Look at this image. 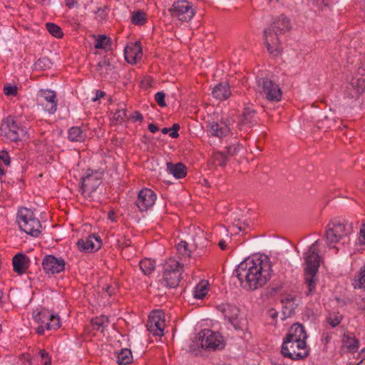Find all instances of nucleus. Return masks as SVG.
I'll use <instances>...</instances> for the list:
<instances>
[{
    "label": "nucleus",
    "instance_id": "6ab92c4d",
    "mask_svg": "<svg viewBox=\"0 0 365 365\" xmlns=\"http://www.w3.org/2000/svg\"><path fill=\"white\" fill-rule=\"evenodd\" d=\"M232 120L227 118H222L220 122H210L207 127L210 134L213 136L222 138L225 136L232 129Z\"/></svg>",
    "mask_w": 365,
    "mask_h": 365
},
{
    "label": "nucleus",
    "instance_id": "bb28decb",
    "mask_svg": "<svg viewBox=\"0 0 365 365\" xmlns=\"http://www.w3.org/2000/svg\"><path fill=\"white\" fill-rule=\"evenodd\" d=\"M87 135L79 127H72L68 130V138L71 141L73 142H83Z\"/></svg>",
    "mask_w": 365,
    "mask_h": 365
},
{
    "label": "nucleus",
    "instance_id": "5fc2aeb1",
    "mask_svg": "<svg viewBox=\"0 0 365 365\" xmlns=\"http://www.w3.org/2000/svg\"><path fill=\"white\" fill-rule=\"evenodd\" d=\"M226 149H227V153L230 155H234L237 153L236 147L228 146L226 148Z\"/></svg>",
    "mask_w": 365,
    "mask_h": 365
},
{
    "label": "nucleus",
    "instance_id": "c03bdc74",
    "mask_svg": "<svg viewBox=\"0 0 365 365\" xmlns=\"http://www.w3.org/2000/svg\"><path fill=\"white\" fill-rule=\"evenodd\" d=\"M346 343L347 349L351 352L356 351L359 348V341L354 338H349Z\"/></svg>",
    "mask_w": 365,
    "mask_h": 365
},
{
    "label": "nucleus",
    "instance_id": "338daca9",
    "mask_svg": "<svg viewBox=\"0 0 365 365\" xmlns=\"http://www.w3.org/2000/svg\"><path fill=\"white\" fill-rule=\"evenodd\" d=\"M161 131H162V133H163V134L169 133V128H163V129H162V130H161Z\"/></svg>",
    "mask_w": 365,
    "mask_h": 365
},
{
    "label": "nucleus",
    "instance_id": "79ce46f5",
    "mask_svg": "<svg viewBox=\"0 0 365 365\" xmlns=\"http://www.w3.org/2000/svg\"><path fill=\"white\" fill-rule=\"evenodd\" d=\"M110 43V38L105 35H99L95 43V48L98 49L106 48Z\"/></svg>",
    "mask_w": 365,
    "mask_h": 365
},
{
    "label": "nucleus",
    "instance_id": "0e129e2a",
    "mask_svg": "<svg viewBox=\"0 0 365 365\" xmlns=\"http://www.w3.org/2000/svg\"><path fill=\"white\" fill-rule=\"evenodd\" d=\"M4 294L2 289L0 288V306L4 304Z\"/></svg>",
    "mask_w": 365,
    "mask_h": 365
},
{
    "label": "nucleus",
    "instance_id": "473e14b6",
    "mask_svg": "<svg viewBox=\"0 0 365 365\" xmlns=\"http://www.w3.org/2000/svg\"><path fill=\"white\" fill-rule=\"evenodd\" d=\"M52 317V314L46 309H43L38 312V314L34 316V319L36 322L40 324H43L47 327V324L49 321V319Z\"/></svg>",
    "mask_w": 365,
    "mask_h": 365
},
{
    "label": "nucleus",
    "instance_id": "de8ad7c7",
    "mask_svg": "<svg viewBox=\"0 0 365 365\" xmlns=\"http://www.w3.org/2000/svg\"><path fill=\"white\" fill-rule=\"evenodd\" d=\"M165 98V94L163 91L158 92L155 95V100L160 107H165L167 106Z\"/></svg>",
    "mask_w": 365,
    "mask_h": 365
},
{
    "label": "nucleus",
    "instance_id": "1a4fd4ad",
    "mask_svg": "<svg viewBox=\"0 0 365 365\" xmlns=\"http://www.w3.org/2000/svg\"><path fill=\"white\" fill-rule=\"evenodd\" d=\"M207 350L222 349L225 346L222 336L210 329H204L198 333L197 346Z\"/></svg>",
    "mask_w": 365,
    "mask_h": 365
},
{
    "label": "nucleus",
    "instance_id": "8fccbe9b",
    "mask_svg": "<svg viewBox=\"0 0 365 365\" xmlns=\"http://www.w3.org/2000/svg\"><path fill=\"white\" fill-rule=\"evenodd\" d=\"M358 240L360 245H365V223H363L360 228Z\"/></svg>",
    "mask_w": 365,
    "mask_h": 365
},
{
    "label": "nucleus",
    "instance_id": "2f4dec72",
    "mask_svg": "<svg viewBox=\"0 0 365 365\" xmlns=\"http://www.w3.org/2000/svg\"><path fill=\"white\" fill-rule=\"evenodd\" d=\"M140 267L145 275L150 274L155 268V262L151 259H145L140 262Z\"/></svg>",
    "mask_w": 365,
    "mask_h": 365
},
{
    "label": "nucleus",
    "instance_id": "7c9ffc66",
    "mask_svg": "<svg viewBox=\"0 0 365 365\" xmlns=\"http://www.w3.org/2000/svg\"><path fill=\"white\" fill-rule=\"evenodd\" d=\"M133 360L131 351L128 349H122L117 356V362L120 365H127Z\"/></svg>",
    "mask_w": 365,
    "mask_h": 365
},
{
    "label": "nucleus",
    "instance_id": "4be33fe9",
    "mask_svg": "<svg viewBox=\"0 0 365 365\" xmlns=\"http://www.w3.org/2000/svg\"><path fill=\"white\" fill-rule=\"evenodd\" d=\"M12 264L14 271L18 274H22L29 268L30 259L26 255L19 253L13 257Z\"/></svg>",
    "mask_w": 365,
    "mask_h": 365
},
{
    "label": "nucleus",
    "instance_id": "b1692460",
    "mask_svg": "<svg viewBox=\"0 0 365 365\" xmlns=\"http://www.w3.org/2000/svg\"><path fill=\"white\" fill-rule=\"evenodd\" d=\"M231 95L230 86L227 83H220L212 89V96L216 99L224 101L227 99Z\"/></svg>",
    "mask_w": 365,
    "mask_h": 365
},
{
    "label": "nucleus",
    "instance_id": "f257e3e1",
    "mask_svg": "<svg viewBox=\"0 0 365 365\" xmlns=\"http://www.w3.org/2000/svg\"><path fill=\"white\" fill-rule=\"evenodd\" d=\"M235 272L244 289L255 290L264 286L270 279L272 264L267 256H255L242 261Z\"/></svg>",
    "mask_w": 365,
    "mask_h": 365
},
{
    "label": "nucleus",
    "instance_id": "680f3d73",
    "mask_svg": "<svg viewBox=\"0 0 365 365\" xmlns=\"http://www.w3.org/2000/svg\"><path fill=\"white\" fill-rule=\"evenodd\" d=\"M218 245L222 250H225L226 248V243L224 240H220L218 243Z\"/></svg>",
    "mask_w": 365,
    "mask_h": 365
},
{
    "label": "nucleus",
    "instance_id": "864d4df0",
    "mask_svg": "<svg viewBox=\"0 0 365 365\" xmlns=\"http://www.w3.org/2000/svg\"><path fill=\"white\" fill-rule=\"evenodd\" d=\"M105 96V93L101 91H97L95 97L92 98V101L95 102L98 99L103 98Z\"/></svg>",
    "mask_w": 365,
    "mask_h": 365
},
{
    "label": "nucleus",
    "instance_id": "cd10ccee",
    "mask_svg": "<svg viewBox=\"0 0 365 365\" xmlns=\"http://www.w3.org/2000/svg\"><path fill=\"white\" fill-rule=\"evenodd\" d=\"M189 245L186 241H180L176 246L178 257L184 262L190 258L191 251L188 248Z\"/></svg>",
    "mask_w": 365,
    "mask_h": 365
},
{
    "label": "nucleus",
    "instance_id": "4468645a",
    "mask_svg": "<svg viewBox=\"0 0 365 365\" xmlns=\"http://www.w3.org/2000/svg\"><path fill=\"white\" fill-rule=\"evenodd\" d=\"M280 34L278 31L273 29L272 26H269L264 31V43L267 48L269 53L275 56L279 55L282 52L279 37Z\"/></svg>",
    "mask_w": 365,
    "mask_h": 365
},
{
    "label": "nucleus",
    "instance_id": "a878e982",
    "mask_svg": "<svg viewBox=\"0 0 365 365\" xmlns=\"http://www.w3.org/2000/svg\"><path fill=\"white\" fill-rule=\"evenodd\" d=\"M255 115L256 110L253 108L252 106H245L241 121L239 123L240 129H242V125L252 123L255 121Z\"/></svg>",
    "mask_w": 365,
    "mask_h": 365
},
{
    "label": "nucleus",
    "instance_id": "0eeeda50",
    "mask_svg": "<svg viewBox=\"0 0 365 365\" xmlns=\"http://www.w3.org/2000/svg\"><path fill=\"white\" fill-rule=\"evenodd\" d=\"M168 13L173 20L189 22L196 11L191 2L187 0H178L168 9Z\"/></svg>",
    "mask_w": 365,
    "mask_h": 365
},
{
    "label": "nucleus",
    "instance_id": "9d476101",
    "mask_svg": "<svg viewBox=\"0 0 365 365\" xmlns=\"http://www.w3.org/2000/svg\"><path fill=\"white\" fill-rule=\"evenodd\" d=\"M365 91V69L359 68L351 78L345 93L351 98H358Z\"/></svg>",
    "mask_w": 365,
    "mask_h": 365
},
{
    "label": "nucleus",
    "instance_id": "ea45409f",
    "mask_svg": "<svg viewBox=\"0 0 365 365\" xmlns=\"http://www.w3.org/2000/svg\"><path fill=\"white\" fill-rule=\"evenodd\" d=\"M51 65V61L47 57H43L38 59L34 63L35 70H44L49 68Z\"/></svg>",
    "mask_w": 365,
    "mask_h": 365
},
{
    "label": "nucleus",
    "instance_id": "13d9d810",
    "mask_svg": "<svg viewBox=\"0 0 365 365\" xmlns=\"http://www.w3.org/2000/svg\"><path fill=\"white\" fill-rule=\"evenodd\" d=\"M133 118L135 120H140V121H141L143 120V115L139 112L135 111L134 115H133Z\"/></svg>",
    "mask_w": 365,
    "mask_h": 365
},
{
    "label": "nucleus",
    "instance_id": "c756f323",
    "mask_svg": "<svg viewBox=\"0 0 365 365\" xmlns=\"http://www.w3.org/2000/svg\"><path fill=\"white\" fill-rule=\"evenodd\" d=\"M11 163V159L6 151L0 152V176L4 175L7 173L8 168Z\"/></svg>",
    "mask_w": 365,
    "mask_h": 365
},
{
    "label": "nucleus",
    "instance_id": "5701e85b",
    "mask_svg": "<svg viewBox=\"0 0 365 365\" xmlns=\"http://www.w3.org/2000/svg\"><path fill=\"white\" fill-rule=\"evenodd\" d=\"M283 304L284 313L290 315L299 304V299L296 295L285 294L281 298Z\"/></svg>",
    "mask_w": 365,
    "mask_h": 365
},
{
    "label": "nucleus",
    "instance_id": "69168bd1",
    "mask_svg": "<svg viewBox=\"0 0 365 365\" xmlns=\"http://www.w3.org/2000/svg\"><path fill=\"white\" fill-rule=\"evenodd\" d=\"M108 219L110 220L111 221H115V217H114L113 212H110L108 213Z\"/></svg>",
    "mask_w": 365,
    "mask_h": 365
},
{
    "label": "nucleus",
    "instance_id": "4c0bfd02",
    "mask_svg": "<svg viewBox=\"0 0 365 365\" xmlns=\"http://www.w3.org/2000/svg\"><path fill=\"white\" fill-rule=\"evenodd\" d=\"M212 161L215 165L224 167L227 162V157L222 152H215L213 153Z\"/></svg>",
    "mask_w": 365,
    "mask_h": 365
},
{
    "label": "nucleus",
    "instance_id": "e433bc0d",
    "mask_svg": "<svg viewBox=\"0 0 365 365\" xmlns=\"http://www.w3.org/2000/svg\"><path fill=\"white\" fill-rule=\"evenodd\" d=\"M91 323L94 329H100L102 328L101 331H103V329L108 326V317L105 315H101V317L92 319Z\"/></svg>",
    "mask_w": 365,
    "mask_h": 365
},
{
    "label": "nucleus",
    "instance_id": "f3484780",
    "mask_svg": "<svg viewBox=\"0 0 365 365\" xmlns=\"http://www.w3.org/2000/svg\"><path fill=\"white\" fill-rule=\"evenodd\" d=\"M42 267L47 274H58L65 269V261L53 255H46L42 261Z\"/></svg>",
    "mask_w": 365,
    "mask_h": 365
},
{
    "label": "nucleus",
    "instance_id": "f03ea898",
    "mask_svg": "<svg viewBox=\"0 0 365 365\" xmlns=\"http://www.w3.org/2000/svg\"><path fill=\"white\" fill-rule=\"evenodd\" d=\"M307 339L304 327L299 323L293 324L284 339L281 350L282 355L292 360H300L307 357L309 355Z\"/></svg>",
    "mask_w": 365,
    "mask_h": 365
},
{
    "label": "nucleus",
    "instance_id": "052dcab7",
    "mask_svg": "<svg viewBox=\"0 0 365 365\" xmlns=\"http://www.w3.org/2000/svg\"><path fill=\"white\" fill-rule=\"evenodd\" d=\"M45 328H46V326H45V325H43V324H40V325L36 328V332H37L38 334H43V332H44Z\"/></svg>",
    "mask_w": 365,
    "mask_h": 365
},
{
    "label": "nucleus",
    "instance_id": "72a5a7b5",
    "mask_svg": "<svg viewBox=\"0 0 365 365\" xmlns=\"http://www.w3.org/2000/svg\"><path fill=\"white\" fill-rule=\"evenodd\" d=\"M46 28L48 32L56 38H61L63 36V33L61 27L54 23H46Z\"/></svg>",
    "mask_w": 365,
    "mask_h": 365
},
{
    "label": "nucleus",
    "instance_id": "49530a36",
    "mask_svg": "<svg viewBox=\"0 0 365 365\" xmlns=\"http://www.w3.org/2000/svg\"><path fill=\"white\" fill-rule=\"evenodd\" d=\"M126 115V112L124 108L117 110L113 116V120L116 122H122L124 120Z\"/></svg>",
    "mask_w": 365,
    "mask_h": 365
},
{
    "label": "nucleus",
    "instance_id": "a211bd4d",
    "mask_svg": "<svg viewBox=\"0 0 365 365\" xmlns=\"http://www.w3.org/2000/svg\"><path fill=\"white\" fill-rule=\"evenodd\" d=\"M155 200L156 195L155 192L150 189L145 188L139 192L135 205L140 211H147L153 207Z\"/></svg>",
    "mask_w": 365,
    "mask_h": 365
},
{
    "label": "nucleus",
    "instance_id": "20e7f679",
    "mask_svg": "<svg viewBox=\"0 0 365 365\" xmlns=\"http://www.w3.org/2000/svg\"><path fill=\"white\" fill-rule=\"evenodd\" d=\"M353 232V224L344 220H333L329 222L326 227L325 237L327 246L331 249L338 248L334 245L345 237H349Z\"/></svg>",
    "mask_w": 365,
    "mask_h": 365
},
{
    "label": "nucleus",
    "instance_id": "f8f14e48",
    "mask_svg": "<svg viewBox=\"0 0 365 365\" xmlns=\"http://www.w3.org/2000/svg\"><path fill=\"white\" fill-rule=\"evenodd\" d=\"M102 173L95 171L86 173L81 178V190L85 197H91L92 193L101 184Z\"/></svg>",
    "mask_w": 365,
    "mask_h": 365
},
{
    "label": "nucleus",
    "instance_id": "58836bf2",
    "mask_svg": "<svg viewBox=\"0 0 365 365\" xmlns=\"http://www.w3.org/2000/svg\"><path fill=\"white\" fill-rule=\"evenodd\" d=\"M131 21L135 25H142L145 22V14L143 11H138L133 13Z\"/></svg>",
    "mask_w": 365,
    "mask_h": 365
},
{
    "label": "nucleus",
    "instance_id": "a19ab883",
    "mask_svg": "<svg viewBox=\"0 0 365 365\" xmlns=\"http://www.w3.org/2000/svg\"><path fill=\"white\" fill-rule=\"evenodd\" d=\"M342 319V316L339 313H331L327 317V322L332 327L338 326Z\"/></svg>",
    "mask_w": 365,
    "mask_h": 365
},
{
    "label": "nucleus",
    "instance_id": "412c9836",
    "mask_svg": "<svg viewBox=\"0 0 365 365\" xmlns=\"http://www.w3.org/2000/svg\"><path fill=\"white\" fill-rule=\"evenodd\" d=\"M124 56L129 63H135L142 56V48L140 42L127 46L124 50Z\"/></svg>",
    "mask_w": 365,
    "mask_h": 365
},
{
    "label": "nucleus",
    "instance_id": "09e8293b",
    "mask_svg": "<svg viewBox=\"0 0 365 365\" xmlns=\"http://www.w3.org/2000/svg\"><path fill=\"white\" fill-rule=\"evenodd\" d=\"M180 130V125L175 123L171 128H169V135L172 138H176L178 137V130Z\"/></svg>",
    "mask_w": 365,
    "mask_h": 365
},
{
    "label": "nucleus",
    "instance_id": "ddd939ff",
    "mask_svg": "<svg viewBox=\"0 0 365 365\" xmlns=\"http://www.w3.org/2000/svg\"><path fill=\"white\" fill-rule=\"evenodd\" d=\"M1 130L7 139L11 141L22 140L26 135V130L16 125L11 117H8L4 121Z\"/></svg>",
    "mask_w": 365,
    "mask_h": 365
},
{
    "label": "nucleus",
    "instance_id": "6e6d98bb",
    "mask_svg": "<svg viewBox=\"0 0 365 365\" xmlns=\"http://www.w3.org/2000/svg\"><path fill=\"white\" fill-rule=\"evenodd\" d=\"M245 223H240V222H238L237 224L233 225V228L236 227L238 231H242L245 230Z\"/></svg>",
    "mask_w": 365,
    "mask_h": 365
},
{
    "label": "nucleus",
    "instance_id": "dca6fc26",
    "mask_svg": "<svg viewBox=\"0 0 365 365\" xmlns=\"http://www.w3.org/2000/svg\"><path fill=\"white\" fill-rule=\"evenodd\" d=\"M38 105L43 107L49 113H53L57 109L56 94L51 90H40L37 94Z\"/></svg>",
    "mask_w": 365,
    "mask_h": 365
},
{
    "label": "nucleus",
    "instance_id": "bf43d9fd",
    "mask_svg": "<svg viewBox=\"0 0 365 365\" xmlns=\"http://www.w3.org/2000/svg\"><path fill=\"white\" fill-rule=\"evenodd\" d=\"M148 129L151 133H155L158 130V127L155 124L150 123L148 125Z\"/></svg>",
    "mask_w": 365,
    "mask_h": 365
},
{
    "label": "nucleus",
    "instance_id": "a18cd8bd",
    "mask_svg": "<svg viewBox=\"0 0 365 365\" xmlns=\"http://www.w3.org/2000/svg\"><path fill=\"white\" fill-rule=\"evenodd\" d=\"M17 86H10L9 84H6L4 86V93L6 96H16L17 95Z\"/></svg>",
    "mask_w": 365,
    "mask_h": 365
},
{
    "label": "nucleus",
    "instance_id": "423d86ee",
    "mask_svg": "<svg viewBox=\"0 0 365 365\" xmlns=\"http://www.w3.org/2000/svg\"><path fill=\"white\" fill-rule=\"evenodd\" d=\"M182 266L179 261L170 258L163 267V274L162 283L170 288H175L178 286L182 272Z\"/></svg>",
    "mask_w": 365,
    "mask_h": 365
},
{
    "label": "nucleus",
    "instance_id": "c9c22d12",
    "mask_svg": "<svg viewBox=\"0 0 365 365\" xmlns=\"http://www.w3.org/2000/svg\"><path fill=\"white\" fill-rule=\"evenodd\" d=\"M207 282L205 281L200 282L195 288L193 295L196 299H202L207 294Z\"/></svg>",
    "mask_w": 365,
    "mask_h": 365
},
{
    "label": "nucleus",
    "instance_id": "603ef678",
    "mask_svg": "<svg viewBox=\"0 0 365 365\" xmlns=\"http://www.w3.org/2000/svg\"><path fill=\"white\" fill-rule=\"evenodd\" d=\"M39 354L43 361L44 365H50L51 360L50 358L48 357V353L45 350H41Z\"/></svg>",
    "mask_w": 365,
    "mask_h": 365
},
{
    "label": "nucleus",
    "instance_id": "2eb2a0df",
    "mask_svg": "<svg viewBox=\"0 0 365 365\" xmlns=\"http://www.w3.org/2000/svg\"><path fill=\"white\" fill-rule=\"evenodd\" d=\"M148 331L155 336H162L165 327L164 313L162 311H153L146 324Z\"/></svg>",
    "mask_w": 365,
    "mask_h": 365
},
{
    "label": "nucleus",
    "instance_id": "37998d69",
    "mask_svg": "<svg viewBox=\"0 0 365 365\" xmlns=\"http://www.w3.org/2000/svg\"><path fill=\"white\" fill-rule=\"evenodd\" d=\"M61 322H60V318L58 315H55L52 314V317L49 319V321L47 324L46 329L51 330V329H56L60 327Z\"/></svg>",
    "mask_w": 365,
    "mask_h": 365
},
{
    "label": "nucleus",
    "instance_id": "393cba45",
    "mask_svg": "<svg viewBox=\"0 0 365 365\" xmlns=\"http://www.w3.org/2000/svg\"><path fill=\"white\" fill-rule=\"evenodd\" d=\"M167 169L175 178L178 179L185 177L187 174V168L182 163L173 164L172 163H167Z\"/></svg>",
    "mask_w": 365,
    "mask_h": 365
},
{
    "label": "nucleus",
    "instance_id": "c85d7f7f",
    "mask_svg": "<svg viewBox=\"0 0 365 365\" xmlns=\"http://www.w3.org/2000/svg\"><path fill=\"white\" fill-rule=\"evenodd\" d=\"M270 26L278 31L280 34H283L289 29L290 24L288 19L282 15Z\"/></svg>",
    "mask_w": 365,
    "mask_h": 365
},
{
    "label": "nucleus",
    "instance_id": "39448f33",
    "mask_svg": "<svg viewBox=\"0 0 365 365\" xmlns=\"http://www.w3.org/2000/svg\"><path fill=\"white\" fill-rule=\"evenodd\" d=\"M16 221L19 228L32 237H38L41 233V222L30 209L21 207L18 211Z\"/></svg>",
    "mask_w": 365,
    "mask_h": 365
},
{
    "label": "nucleus",
    "instance_id": "7ed1b4c3",
    "mask_svg": "<svg viewBox=\"0 0 365 365\" xmlns=\"http://www.w3.org/2000/svg\"><path fill=\"white\" fill-rule=\"evenodd\" d=\"M319 252V240H316L304 255V280L308 287L307 295L312 294L315 289L317 280L316 275L321 260Z\"/></svg>",
    "mask_w": 365,
    "mask_h": 365
},
{
    "label": "nucleus",
    "instance_id": "aec40b11",
    "mask_svg": "<svg viewBox=\"0 0 365 365\" xmlns=\"http://www.w3.org/2000/svg\"><path fill=\"white\" fill-rule=\"evenodd\" d=\"M102 241L99 236L96 235H89L86 240L81 239L77 242V246L81 251L91 252L97 251L101 248Z\"/></svg>",
    "mask_w": 365,
    "mask_h": 365
},
{
    "label": "nucleus",
    "instance_id": "9b49d317",
    "mask_svg": "<svg viewBox=\"0 0 365 365\" xmlns=\"http://www.w3.org/2000/svg\"><path fill=\"white\" fill-rule=\"evenodd\" d=\"M258 88L269 101H279L282 98V91L279 86L273 81L262 78L258 81Z\"/></svg>",
    "mask_w": 365,
    "mask_h": 365
},
{
    "label": "nucleus",
    "instance_id": "6e6552de",
    "mask_svg": "<svg viewBox=\"0 0 365 365\" xmlns=\"http://www.w3.org/2000/svg\"><path fill=\"white\" fill-rule=\"evenodd\" d=\"M216 309L236 330L245 329L247 322L245 319L239 317L240 309L236 305L230 303H222L218 304Z\"/></svg>",
    "mask_w": 365,
    "mask_h": 365
},
{
    "label": "nucleus",
    "instance_id": "3c124183",
    "mask_svg": "<svg viewBox=\"0 0 365 365\" xmlns=\"http://www.w3.org/2000/svg\"><path fill=\"white\" fill-rule=\"evenodd\" d=\"M356 287L359 288L365 289V268L364 270L360 274V276L358 279V284L355 285V287Z\"/></svg>",
    "mask_w": 365,
    "mask_h": 365
},
{
    "label": "nucleus",
    "instance_id": "4d7b16f0",
    "mask_svg": "<svg viewBox=\"0 0 365 365\" xmlns=\"http://www.w3.org/2000/svg\"><path fill=\"white\" fill-rule=\"evenodd\" d=\"M65 4L68 8H73L77 4L76 0H65Z\"/></svg>",
    "mask_w": 365,
    "mask_h": 365
},
{
    "label": "nucleus",
    "instance_id": "f704fd0d",
    "mask_svg": "<svg viewBox=\"0 0 365 365\" xmlns=\"http://www.w3.org/2000/svg\"><path fill=\"white\" fill-rule=\"evenodd\" d=\"M113 66L110 61L107 59H103L98 63L96 65V71L99 72L101 76L108 73L113 69Z\"/></svg>",
    "mask_w": 365,
    "mask_h": 365
},
{
    "label": "nucleus",
    "instance_id": "e2e57ef3",
    "mask_svg": "<svg viewBox=\"0 0 365 365\" xmlns=\"http://www.w3.org/2000/svg\"><path fill=\"white\" fill-rule=\"evenodd\" d=\"M131 245V242L129 239L125 240L123 242L124 247H129Z\"/></svg>",
    "mask_w": 365,
    "mask_h": 365
},
{
    "label": "nucleus",
    "instance_id": "774afa93",
    "mask_svg": "<svg viewBox=\"0 0 365 365\" xmlns=\"http://www.w3.org/2000/svg\"><path fill=\"white\" fill-rule=\"evenodd\" d=\"M356 365H365V358L361 359Z\"/></svg>",
    "mask_w": 365,
    "mask_h": 365
}]
</instances>
